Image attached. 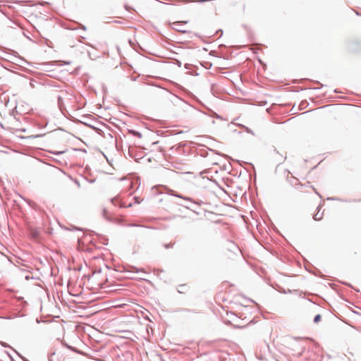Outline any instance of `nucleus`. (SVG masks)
<instances>
[{
  "mask_svg": "<svg viewBox=\"0 0 361 361\" xmlns=\"http://www.w3.org/2000/svg\"><path fill=\"white\" fill-rule=\"evenodd\" d=\"M249 165H250V168H252L254 169V166L251 163H249Z\"/></svg>",
  "mask_w": 361,
  "mask_h": 361,
  "instance_id": "nucleus-12",
  "label": "nucleus"
},
{
  "mask_svg": "<svg viewBox=\"0 0 361 361\" xmlns=\"http://www.w3.org/2000/svg\"><path fill=\"white\" fill-rule=\"evenodd\" d=\"M181 290H183V288H180V290H178V292L181 293Z\"/></svg>",
  "mask_w": 361,
  "mask_h": 361,
  "instance_id": "nucleus-24",
  "label": "nucleus"
},
{
  "mask_svg": "<svg viewBox=\"0 0 361 361\" xmlns=\"http://www.w3.org/2000/svg\"><path fill=\"white\" fill-rule=\"evenodd\" d=\"M249 132H250V134L254 135L253 132L250 129L249 130Z\"/></svg>",
  "mask_w": 361,
  "mask_h": 361,
  "instance_id": "nucleus-15",
  "label": "nucleus"
},
{
  "mask_svg": "<svg viewBox=\"0 0 361 361\" xmlns=\"http://www.w3.org/2000/svg\"><path fill=\"white\" fill-rule=\"evenodd\" d=\"M322 216H323V213L322 214H319V212H318L317 214H315L314 215V219L315 221H319V220H321L322 219Z\"/></svg>",
  "mask_w": 361,
  "mask_h": 361,
  "instance_id": "nucleus-5",
  "label": "nucleus"
},
{
  "mask_svg": "<svg viewBox=\"0 0 361 361\" xmlns=\"http://www.w3.org/2000/svg\"><path fill=\"white\" fill-rule=\"evenodd\" d=\"M187 23V21L174 22L171 24V27L178 32L185 33L186 32V30L183 29V25Z\"/></svg>",
  "mask_w": 361,
  "mask_h": 361,
  "instance_id": "nucleus-1",
  "label": "nucleus"
},
{
  "mask_svg": "<svg viewBox=\"0 0 361 361\" xmlns=\"http://www.w3.org/2000/svg\"><path fill=\"white\" fill-rule=\"evenodd\" d=\"M252 322H255L254 321V319L250 320V321L249 322V324H251V323H252Z\"/></svg>",
  "mask_w": 361,
  "mask_h": 361,
  "instance_id": "nucleus-14",
  "label": "nucleus"
},
{
  "mask_svg": "<svg viewBox=\"0 0 361 361\" xmlns=\"http://www.w3.org/2000/svg\"><path fill=\"white\" fill-rule=\"evenodd\" d=\"M233 247H234L237 250H239V249H238V247H237L235 245H233Z\"/></svg>",
  "mask_w": 361,
  "mask_h": 361,
  "instance_id": "nucleus-17",
  "label": "nucleus"
},
{
  "mask_svg": "<svg viewBox=\"0 0 361 361\" xmlns=\"http://www.w3.org/2000/svg\"><path fill=\"white\" fill-rule=\"evenodd\" d=\"M132 133H133L134 135L137 136V137H141V134H140V133H139V132L132 130Z\"/></svg>",
  "mask_w": 361,
  "mask_h": 361,
  "instance_id": "nucleus-8",
  "label": "nucleus"
},
{
  "mask_svg": "<svg viewBox=\"0 0 361 361\" xmlns=\"http://www.w3.org/2000/svg\"><path fill=\"white\" fill-rule=\"evenodd\" d=\"M2 343L3 346H7L6 345L4 344L3 343Z\"/></svg>",
  "mask_w": 361,
  "mask_h": 361,
  "instance_id": "nucleus-25",
  "label": "nucleus"
},
{
  "mask_svg": "<svg viewBox=\"0 0 361 361\" xmlns=\"http://www.w3.org/2000/svg\"><path fill=\"white\" fill-rule=\"evenodd\" d=\"M134 199H135V203L139 204V203L140 202L139 201L138 197H134Z\"/></svg>",
  "mask_w": 361,
  "mask_h": 361,
  "instance_id": "nucleus-10",
  "label": "nucleus"
},
{
  "mask_svg": "<svg viewBox=\"0 0 361 361\" xmlns=\"http://www.w3.org/2000/svg\"><path fill=\"white\" fill-rule=\"evenodd\" d=\"M82 29L86 30V27L84 25H82Z\"/></svg>",
  "mask_w": 361,
  "mask_h": 361,
  "instance_id": "nucleus-20",
  "label": "nucleus"
},
{
  "mask_svg": "<svg viewBox=\"0 0 361 361\" xmlns=\"http://www.w3.org/2000/svg\"><path fill=\"white\" fill-rule=\"evenodd\" d=\"M125 7H126V10H129L130 9V8L128 6H126Z\"/></svg>",
  "mask_w": 361,
  "mask_h": 361,
  "instance_id": "nucleus-18",
  "label": "nucleus"
},
{
  "mask_svg": "<svg viewBox=\"0 0 361 361\" xmlns=\"http://www.w3.org/2000/svg\"><path fill=\"white\" fill-rule=\"evenodd\" d=\"M106 209H104L103 214H104V216H106Z\"/></svg>",
  "mask_w": 361,
  "mask_h": 361,
  "instance_id": "nucleus-13",
  "label": "nucleus"
},
{
  "mask_svg": "<svg viewBox=\"0 0 361 361\" xmlns=\"http://www.w3.org/2000/svg\"><path fill=\"white\" fill-rule=\"evenodd\" d=\"M181 290H183V288H180V290H178V292L181 293Z\"/></svg>",
  "mask_w": 361,
  "mask_h": 361,
  "instance_id": "nucleus-23",
  "label": "nucleus"
},
{
  "mask_svg": "<svg viewBox=\"0 0 361 361\" xmlns=\"http://www.w3.org/2000/svg\"><path fill=\"white\" fill-rule=\"evenodd\" d=\"M249 50L250 51H252V54L254 56L255 58H257L258 59V56H257V49L255 48V47H252L251 45L250 44V48H249Z\"/></svg>",
  "mask_w": 361,
  "mask_h": 361,
  "instance_id": "nucleus-4",
  "label": "nucleus"
},
{
  "mask_svg": "<svg viewBox=\"0 0 361 361\" xmlns=\"http://www.w3.org/2000/svg\"><path fill=\"white\" fill-rule=\"evenodd\" d=\"M250 176H251V175L250 174ZM249 180H250V182L251 181V177L249 178Z\"/></svg>",
  "mask_w": 361,
  "mask_h": 361,
  "instance_id": "nucleus-21",
  "label": "nucleus"
},
{
  "mask_svg": "<svg viewBox=\"0 0 361 361\" xmlns=\"http://www.w3.org/2000/svg\"><path fill=\"white\" fill-rule=\"evenodd\" d=\"M250 214L252 216V217L253 218V216H252V212H250Z\"/></svg>",
  "mask_w": 361,
  "mask_h": 361,
  "instance_id": "nucleus-19",
  "label": "nucleus"
},
{
  "mask_svg": "<svg viewBox=\"0 0 361 361\" xmlns=\"http://www.w3.org/2000/svg\"><path fill=\"white\" fill-rule=\"evenodd\" d=\"M249 301H250V302H253V303H255L254 300H252V299H250V298L249 299Z\"/></svg>",
  "mask_w": 361,
  "mask_h": 361,
  "instance_id": "nucleus-16",
  "label": "nucleus"
},
{
  "mask_svg": "<svg viewBox=\"0 0 361 361\" xmlns=\"http://www.w3.org/2000/svg\"><path fill=\"white\" fill-rule=\"evenodd\" d=\"M328 200H330V198H328ZM331 200H335V198L331 197Z\"/></svg>",
  "mask_w": 361,
  "mask_h": 361,
  "instance_id": "nucleus-22",
  "label": "nucleus"
},
{
  "mask_svg": "<svg viewBox=\"0 0 361 361\" xmlns=\"http://www.w3.org/2000/svg\"><path fill=\"white\" fill-rule=\"evenodd\" d=\"M172 195L173 196H176V197H180V198H183L185 200H187V201H191V199L190 197H183L182 195H178V194H176L174 192H173L171 193Z\"/></svg>",
  "mask_w": 361,
  "mask_h": 361,
  "instance_id": "nucleus-6",
  "label": "nucleus"
},
{
  "mask_svg": "<svg viewBox=\"0 0 361 361\" xmlns=\"http://www.w3.org/2000/svg\"><path fill=\"white\" fill-rule=\"evenodd\" d=\"M132 269H133V271H135V272H139L140 271V269H137L136 267H132Z\"/></svg>",
  "mask_w": 361,
  "mask_h": 361,
  "instance_id": "nucleus-9",
  "label": "nucleus"
},
{
  "mask_svg": "<svg viewBox=\"0 0 361 361\" xmlns=\"http://www.w3.org/2000/svg\"><path fill=\"white\" fill-rule=\"evenodd\" d=\"M57 102H58V106L60 109L61 111L63 113V111L65 110V105L63 103V95H59L57 97Z\"/></svg>",
  "mask_w": 361,
  "mask_h": 361,
  "instance_id": "nucleus-3",
  "label": "nucleus"
},
{
  "mask_svg": "<svg viewBox=\"0 0 361 361\" xmlns=\"http://www.w3.org/2000/svg\"><path fill=\"white\" fill-rule=\"evenodd\" d=\"M111 203L115 205H119L120 207H132V203H129L128 205H126L124 203L120 202L118 197H114L111 200Z\"/></svg>",
  "mask_w": 361,
  "mask_h": 361,
  "instance_id": "nucleus-2",
  "label": "nucleus"
},
{
  "mask_svg": "<svg viewBox=\"0 0 361 361\" xmlns=\"http://www.w3.org/2000/svg\"><path fill=\"white\" fill-rule=\"evenodd\" d=\"M321 318H322V317L320 314H317L314 318V322H315V323L319 322L321 320Z\"/></svg>",
  "mask_w": 361,
  "mask_h": 361,
  "instance_id": "nucleus-7",
  "label": "nucleus"
},
{
  "mask_svg": "<svg viewBox=\"0 0 361 361\" xmlns=\"http://www.w3.org/2000/svg\"><path fill=\"white\" fill-rule=\"evenodd\" d=\"M254 180H255V181L256 180V175H255Z\"/></svg>",
  "mask_w": 361,
  "mask_h": 361,
  "instance_id": "nucleus-26",
  "label": "nucleus"
},
{
  "mask_svg": "<svg viewBox=\"0 0 361 361\" xmlns=\"http://www.w3.org/2000/svg\"><path fill=\"white\" fill-rule=\"evenodd\" d=\"M164 247H165V248L168 249V248L171 247V244H166V245H164Z\"/></svg>",
  "mask_w": 361,
  "mask_h": 361,
  "instance_id": "nucleus-11",
  "label": "nucleus"
}]
</instances>
